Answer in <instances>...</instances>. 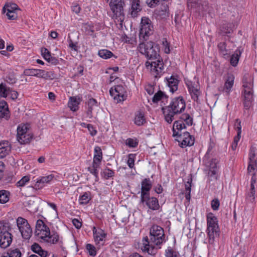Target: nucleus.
<instances>
[{
    "instance_id": "obj_59",
    "label": "nucleus",
    "mask_w": 257,
    "mask_h": 257,
    "mask_svg": "<svg viewBox=\"0 0 257 257\" xmlns=\"http://www.w3.org/2000/svg\"><path fill=\"white\" fill-rule=\"evenodd\" d=\"M41 53L43 58L46 60L49 59L50 57L51 56L50 52L47 48H42Z\"/></svg>"
},
{
    "instance_id": "obj_56",
    "label": "nucleus",
    "mask_w": 257,
    "mask_h": 257,
    "mask_svg": "<svg viewBox=\"0 0 257 257\" xmlns=\"http://www.w3.org/2000/svg\"><path fill=\"white\" fill-rule=\"evenodd\" d=\"M126 145L131 148H136L138 145V142L133 139L128 138L126 140Z\"/></svg>"
},
{
    "instance_id": "obj_11",
    "label": "nucleus",
    "mask_w": 257,
    "mask_h": 257,
    "mask_svg": "<svg viewBox=\"0 0 257 257\" xmlns=\"http://www.w3.org/2000/svg\"><path fill=\"white\" fill-rule=\"evenodd\" d=\"M0 96L3 97L10 96L12 99L16 100L18 98V93L8 87L5 84L1 83L0 84Z\"/></svg>"
},
{
    "instance_id": "obj_9",
    "label": "nucleus",
    "mask_w": 257,
    "mask_h": 257,
    "mask_svg": "<svg viewBox=\"0 0 257 257\" xmlns=\"http://www.w3.org/2000/svg\"><path fill=\"white\" fill-rule=\"evenodd\" d=\"M125 88L121 85L114 86V88L112 87L109 90L110 95L113 96L114 99L116 100L117 102L123 101L125 99Z\"/></svg>"
},
{
    "instance_id": "obj_12",
    "label": "nucleus",
    "mask_w": 257,
    "mask_h": 257,
    "mask_svg": "<svg viewBox=\"0 0 257 257\" xmlns=\"http://www.w3.org/2000/svg\"><path fill=\"white\" fill-rule=\"evenodd\" d=\"M141 202L145 203L148 207L152 210H157L160 208L158 200L154 197H150V195L147 196L144 198H141Z\"/></svg>"
},
{
    "instance_id": "obj_33",
    "label": "nucleus",
    "mask_w": 257,
    "mask_h": 257,
    "mask_svg": "<svg viewBox=\"0 0 257 257\" xmlns=\"http://www.w3.org/2000/svg\"><path fill=\"white\" fill-rule=\"evenodd\" d=\"M100 163L93 161L91 166L88 167V170L91 174L93 175L96 179H98V172L97 169L99 168Z\"/></svg>"
},
{
    "instance_id": "obj_55",
    "label": "nucleus",
    "mask_w": 257,
    "mask_h": 257,
    "mask_svg": "<svg viewBox=\"0 0 257 257\" xmlns=\"http://www.w3.org/2000/svg\"><path fill=\"white\" fill-rule=\"evenodd\" d=\"M5 13L10 20H15L18 18L17 11H7Z\"/></svg>"
},
{
    "instance_id": "obj_23",
    "label": "nucleus",
    "mask_w": 257,
    "mask_h": 257,
    "mask_svg": "<svg viewBox=\"0 0 257 257\" xmlns=\"http://www.w3.org/2000/svg\"><path fill=\"white\" fill-rule=\"evenodd\" d=\"M242 49L240 48H237L230 58L229 61L231 66L235 67L237 66L241 54L242 53Z\"/></svg>"
},
{
    "instance_id": "obj_35",
    "label": "nucleus",
    "mask_w": 257,
    "mask_h": 257,
    "mask_svg": "<svg viewBox=\"0 0 257 257\" xmlns=\"http://www.w3.org/2000/svg\"><path fill=\"white\" fill-rule=\"evenodd\" d=\"M51 72L46 71L45 70H44L37 69L36 77L44 78L46 79H53V78L51 76Z\"/></svg>"
},
{
    "instance_id": "obj_57",
    "label": "nucleus",
    "mask_w": 257,
    "mask_h": 257,
    "mask_svg": "<svg viewBox=\"0 0 257 257\" xmlns=\"http://www.w3.org/2000/svg\"><path fill=\"white\" fill-rule=\"evenodd\" d=\"M256 169V163H249L247 167L248 173L252 175L253 173H255V170Z\"/></svg>"
},
{
    "instance_id": "obj_54",
    "label": "nucleus",
    "mask_w": 257,
    "mask_h": 257,
    "mask_svg": "<svg viewBox=\"0 0 257 257\" xmlns=\"http://www.w3.org/2000/svg\"><path fill=\"white\" fill-rule=\"evenodd\" d=\"M165 252L166 257H177L176 252L171 247H168Z\"/></svg>"
},
{
    "instance_id": "obj_62",
    "label": "nucleus",
    "mask_w": 257,
    "mask_h": 257,
    "mask_svg": "<svg viewBox=\"0 0 257 257\" xmlns=\"http://www.w3.org/2000/svg\"><path fill=\"white\" fill-rule=\"evenodd\" d=\"M11 229V228L9 223H4V226H2V230H1L2 231L1 234H5L7 232H10Z\"/></svg>"
},
{
    "instance_id": "obj_27",
    "label": "nucleus",
    "mask_w": 257,
    "mask_h": 257,
    "mask_svg": "<svg viewBox=\"0 0 257 257\" xmlns=\"http://www.w3.org/2000/svg\"><path fill=\"white\" fill-rule=\"evenodd\" d=\"M31 248L34 252L37 253L41 257H46L48 255V252L43 250L37 243H34L32 244Z\"/></svg>"
},
{
    "instance_id": "obj_7",
    "label": "nucleus",
    "mask_w": 257,
    "mask_h": 257,
    "mask_svg": "<svg viewBox=\"0 0 257 257\" xmlns=\"http://www.w3.org/2000/svg\"><path fill=\"white\" fill-rule=\"evenodd\" d=\"M156 60V61L151 62L147 61L145 63V66L147 68L150 67L151 72L155 78H159L163 73L164 63L162 59L159 58Z\"/></svg>"
},
{
    "instance_id": "obj_53",
    "label": "nucleus",
    "mask_w": 257,
    "mask_h": 257,
    "mask_svg": "<svg viewBox=\"0 0 257 257\" xmlns=\"http://www.w3.org/2000/svg\"><path fill=\"white\" fill-rule=\"evenodd\" d=\"M87 250H88L90 255L94 256L96 254V248L95 246L91 244L88 243L86 245Z\"/></svg>"
},
{
    "instance_id": "obj_4",
    "label": "nucleus",
    "mask_w": 257,
    "mask_h": 257,
    "mask_svg": "<svg viewBox=\"0 0 257 257\" xmlns=\"http://www.w3.org/2000/svg\"><path fill=\"white\" fill-rule=\"evenodd\" d=\"M207 223L206 232L209 238V242L210 244H212L214 242V238L219 235V229L217 218L212 213L207 214Z\"/></svg>"
},
{
    "instance_id": "obj_36",
    "label": "nucleus",
    "mask_w": 257,
    "mask_h": 257,
    "mask_svg": "<svg viewBox=\"0 0 257 257\" xmlns=\"http://www.w3.org/2000/svg\"><path fill=\"white\" fill-rule=\"evenodd\" d=\"M30 132L28 125L27 124L20 125L17 128V138L23 136L26 133Z\"/></svg>"
},
{
    "instance_id": "obj_39",
    "label": "nucleus",
    "mask_w": 257,
    "mask_h": 257,
    "mask_svg": "<svg viewBox=\"0 0 257 257\" xmlns=\"http://www.w3.org/2000/svg\"><path fill=\"white\" fill-rule=\"evenodd\" d=\"M20 10L17 5L14 3L6 4L3 9L4 13H6L7 11H18Z\"/></svg>"
},
{
    "instance_id": "obj_58",
    "label": "nucleus",
    "mask_w": 257,
    "mask_h": 257,
    "mask_svg": "<svg viewBox=\"0 0 257 257\" xmlns=\"http://www.w3.org/2000/svg\"><path fill=\"white\" fill-rule=\"evenodd\" d=\"M220 205V202L218 199L215 198L211 201V206L213 210H217Z\"/></svg>"
},
{
    "instance_id": "obj_47",
    "label": "nucleus",
    "mask_w": 257,
    "mask_h": 257,
    "mask_svg": "<svg viewBox=\"0 0 257 257\" xmlns=\"http://www.w3.org/2000/svg\"><path fill=\"white\" fill-rule=\"evenodd\" d=\"M240 135H241V127H238V132L237 135L234 138V141L231 145V148L232 150H235L237 147V144L238 141L240 139Z\"/></svg>"
},
{
    "instance_id": "obj_46",
    "label": "nucleus",
    "mask_w": 257,
    "mask_h": 257,
    "mask_svg": "<svg viewBox=\"0 0 257 257\" xmlns=\"http://www.w3.org/2000/svg\"><path fill=\"white\" fill-rule=\"evenodd\" d=\"M255 148L253 147H251L250 148L249 152L248 154L249 163H256V159L255 158Z\"/></svg>"
},
{
    "instance_id": "obj_37",
    "label": "nucleus",
    "mask_w": 257,
    "mask_h": 257,
    "mask_svg": "<svg viewBox=\"0 0 257 257\" xmlns=\"http://www.w3.org/2000/svg\"><path fill=\"white\" fill-rule=\"evenodd\" d=\"M180 120H182L184 123L188 126L193 124V118L188 113H183L180 117Z\"/></svg>"
},
{
    "instance_id": "obj_8",
    "label": "nucleus",
    "mask_w": 257,
    "mask_h": 257,
    "mask_svg": "<svg viewBox=\"0 0 257 257\" xmlns=\"http://www.w3.org/2000/svg\"><path fill=\"white\" fill-rule=\"evenodd\" d=\"M176 137L177 138V141L180 143V146L182 148L187 146H192L194 144V137L188 132H184Z\"/></svg>"
},
{
    "instance_id": "obj_25",
    "label": "nucleus",
    "mask_w": 257,
    "mask_h": 257,
    "mask_svg": "<svg viewBox=\"0 0 257 257\" xmlns=\"http://www.w3.org/2000/svg\"><path fill=\"white\" fill-rule=\"evenodd\" d=\"M9 117V111L8 105L6 101L3 100L0 101V118Z\"/></svg>"
},
{
    "instance_id": "obj_3",
    "label": "nucleus",
    "mask_w": 257,
    "mask_h": 257,
    "mask_svg": "<svg viewBox=\"0 0 257 257\" xmlns=\"http://www.w3.org/2000/svg\"><path fill=\"white\" fill-rule=\"evenodd\" d=\"M139 51L149 60H154L160 58L159 47L158 44L152 41H140Z\"/></svg>"
},
{
    "instance_id": "obj_34",
    "label": "nucleus",
    "mask_w": 257,
    "mask_h": 257,
    "mask_svg": "<svg viewBox=\"0 0 257 257\" xmlns=\"http://www.w3.org/2000/svg\"><path fill=\"white\" fill-rule=\"evenodd\" d=\"M102 159V152L100 147L96 146L94 148V154L93 161L101 163Z\"/></svg>"
},
{
    "instance_id": "obj_30",
    "label": "nucleus",
    "mask_w": 257,
    "mask_h": 257,
    "mask_svg": "<svg viewBox=\"0 0 257 257\" xmlns=\"http://www.w3.org/2000/svg\"><path fill=\"white\" fill-rule=\"evenodd\" d=\"M134 122L138 126L142 125L146 122V119L143 112L139 111L136 112Z\"/></svg>"
},
{
    "instance_id": "obj_61",
    "label": "nucleus",
    "mask_w": 257,
    "mask_h": 257,
    "mask_svg": "<svg viewBox=\"0 0 257 257\" xmlns=\"http://www.w3.org/2000/svg\"><path fill=\"white\" fill-rule=\"evenodd\" d=\"M134 155L133 154H129L128 156V160L127 164L130 168H133L134 167Z\"/></svg>"
},
{
    "instance_id": "obj_49",
    "label": "nucleus",
    "mask_w": 257,
    "mask_h": 257,
    "mask_svg": "<svg viewBox=\"0 0 257 257\" xmlns=\"http://www.w3.org/2000/svg\"><path fill=\"white\" fill-rule=\"evenodd\" d=\"M185 189L186 191L191 192V184L192 182V175L190 174L185 179Z\"/></svg>"
},
{
    "instance_id": "obj_16",
    "label": "nucleus",
    "mask_w": 257,
    "mask_h": 257,
    "mask_svg": "<svg viewBox=\"0 0 257 257\" xmlns=\"http://www.w3.org/2000/svg\"><path fill=\"white\" fill-rule=\"evenodd\" d=\"M130 5V14L132 17H136L142 10L140 0H128Z\"/></svg>"
},
{
    "instance_id": "obj_50",
    "label": "nucleus",
    "mask_w": 257,
    "mask_h": 257,
    "mask_svg": "<svg viewBox=\"0 0 257 257\" xmlns=\"http://www.w3.org/2000/svg\"><path fill=\"white\" fill-rule=\"evenodd\" d=\"M103 175L105 179H108L114 176V172L112 170L107 168L103 170Z\"/></svg>"
},
{
    "instance_id": "obj_52",
    "label": "nucleus",
    "mask_w": 257,
    "mask_h": 257,
    "mask_svg": "<svg viewBox=\"0 0 257 257\" xmlns=\"http://www.w3.org/2000/svg\"><path fill=\"white\" fill-rule=\"evenodd\" d=\"M30 181V177L29 176H25L23 177L17 183V186L18 187L24 186L26 183H28Z\"/></svg>"
},
{
    "instance_id": "obj_22",
    "label": "nucleus",
    "mask_w": 257,
    "mask_h": 257,
    "mask_svg": "<svg viewBox=\"0 0 257 257\" xmlns=\"http://www.w3.org/2000/svg\"><path fill=\"white\" fill-rule=\"evenodd\" d=\"M11 151V146L8 141L0 142V158H4L9 155Z\"/></svg>"
},
{
    "instance_id": "obj_44",
    "label": "nucleus",
    "mask_w": 257,
    "mask_h": 257,
    "mask_svg": "<svg viewBox=\"0 0 257 257\" xmlns=\"http://www.w3.org/2000/svg\"><path fill=\"white\" fill-rule=\"evenodd\" d=\"M9 257H21L22 253L18 248H11L6 253Z\"/></svg>"
},
{
    "instance_id": "obj_19",
    "label": "nucleus",
    "mask_w": 257,
    "mask_h": 257,
    "mask_svg": "<svg viewBox=\"0 0 257 257\" xmlns=\"http://www.w3.org/2000/svg\"><path fill=\"white\" fill-rule=\"evenodd\" d=\"M44 236L41 237V238L45 241L53 244L56 243L59 240V235L56 232H54L51 234L50 229L46 231V232L43 233Z\"/></svg>"
},
{
    "instance_id": "obj_40",
    "label": "nucleus",
    "mask_w": 257,
    "mask_h": 257,
    "mask_svg": "<svg viewBox=\"0 0 257 257\" xmlns=\"http://www.w3.org/2000/svg\"><path fill=\"white\" fill-rule=\"evenodd\" d=\"M10 192L8 191L2 190L0 191V203L4 204L9 200Z\"/></svg>"
},
{
    "instance_id": "obj_32",
    "label": "nucleus",
    "mask_w": 257,
    "mask_h": 257,
    "mask_svg": "<svg viewBox=\"0 0 257 257\" xmlns=\"http://www.w3.org/2000/svg\"><path fill=\"white\" fill-rule=\"evenodd\" d=\"M234 77L232 74H228L226 78V94L231 90L234 84Z\"/></svg>"
},
{
    "instance_id": "obj_26",
    "label": "nucleus",
    "mask_w": 257,
    "mask_h": 257,
    "mask_svg": "<svg viewBox=\"0 0 257 257\" xmlns=\"http://www.w3.org/2000/svg\"><path fill=\"white\" fill-rule=\"evenodd\" d=\"M54 176L53 174H51L46 176H43L37 181L35 184L36 189H40L43 187V184L48 183L50 182L54 178Z\"/></svg>"
},
{
    "instance_id": "obj_2",
    "label": "nucleus",
    "mask_w": 257,
    "mask_h": 257,
    "mask_svg": "<svg viewBox=\"0 0 257 257\" xmlns=\"http://www.w3.org/2000/svg\"><path fill=\"white\" fill-rule=\"evenodd\" d=\"M243 103L244 108L248 109L252 105L253 100V79L249 75H245L242 81Z\"/></svg>"
},
{
    "instance_id": "obj_28",
    "label": "nucleus",
    "mask_w": 257,
    "mask_h": 257,
    "mask_svg": "<svg viewBox=\"0 0 257 257\" xmlns=\"http://www.w3.org/2000/svg\"><path fill=\"white\" fill-rule=\"evenodd\" d=\"M255 188H250L246 192L245 200L247 203H255Z\"/></svg>"
},
{
    "instance_id": "obj_15",
    "label": "nucleus",
    "mask_w": 257,
    "mask_h": 257,
    "mask_svg": "<svg viewBox=\"0 0 257 257\" xmlns=\"http://www.w3.org/2000/svg\"><path fill=\"white\" fill-rule=\"evenodd\" d=\"M152 184L149 178H145L141 182V198L150 195V191L152 188Z\"/></svg>"
},
{
    "instance_id": "obj_43",
    "label": "nucleus",
    "mask_w": 257,
    "mask_h": 257,
    "mask_svg": "<svg viewBox=\"0 0 257 257\" xmlns=\"http://www.w3.org/2000/svg\"><path fill=\"white\" fill-rule=\"evenodd\" d=\"M167 98L168 96L163 92L160 90L154 95L152 101L154 103H157L159 101Z\"/></svg>"
},
{
    "instance_id": "obj_29",
    "label": "nucleus",
    "mask_w": 257,
    "mask_h": 257,
    "mask_svg": "<svg viewBox=\"0 0 257 257\" xmlns=\"http://www.w3.org/2000/svg\"><path fill=\"white\" fill-rule=\"evenodd\" d=\"M23 228L20 230L22 237L25 239H29L32 235V229L30 224L28 223Z\"/></svg>"
},
{
    "instance_id": "obj_5",
    "label": "nucleus",
    "mask_w": 257,
    "mask_h": 257,
    "mask_svg": "<svg viewBox=\"0 0 257 257\" xmlns=\"http://www.w3.org/2000/svg\"><path fill=\"white\" fill-rule=\"evenodd\" d=\"M141 28L139 33L140 41H147L153 34V26L151 21L147 17H143L141 22Z\"/></svg>"
},
{
    "instance_id": "obj_18",
    "label": "nucleus",
    "mask_w": 257,
    "mask_h": 257,
    "mask_svg": "<svg viewBox=\"0 0 257 257\" xmlns=\"http://www.w3.org/2000/svg\"><path fill=\"white\" fill-rule=\"evenodd\" d=\"M188 89L189 93L191 96L192 98L195 101H198V96L200 94L198 86L195 83H193L192 82H188L187 83Z\"/></svg>"
},
{
    "instance_id": "obj_38",
    "label": "nucleus",
    "mask_w": 257,
    "mask_h": 257,
    "mask_svg": "<svg viewBox=\"0 0 257 257\" xmlns=\"http://www.w3.org/2000/svg\"><path fill=\"white\" fill-rule=\"evenodd\" d=\"M36 228L37 230L43 232L42 234L45 233L46 231L49 229V228L44 223L43 221L41 219L37 220Z\"/></svg>"
},
{
    "instance_id": "obj_21",
    "label": "nucleus",
    "mask_w": 257,
    "mask_h": 257,
    "mask_svg": "<svg viewBox=\"0 0 257 257\" xmlns=\"http://www.w3.org/2000/svg\"><path fill=\"white\" fill-rule=\"evenodd\" d=\"M167 84L170 88V91L174 93L178 89L179 80L177 77L171 76L170 78H166Z\"/></svg>"
},
{
    "instance_id": "obj_10",
    "label": "nucleus",
    "mask_w": 257,
    "mask_h": 257,
    "mask_svg": "<svg viewBox=\"0 0 257 257\" xmlns=\"http://www.w3.org/2000/svg\"><path fill=\"white\" fill-rule=\"evenodd\" d=\"M123 0H110L109 6L111 10L116 16H121L123 13Z\"/></svg>"
},
{
    "instance_id": "obj_63",
    "label": "nucleus",
    "mask_w": 257,
    "mask_h": 257,
    "mask_svg": "<svg viewBox=\"0 0 257 257\" xmlns=\"http://www.w3.org/2000/svg\"><path fill=\"white\" fill-rule=\"evenodd\" d=\"M87 128L91 136H94L97 133V131L95 129L93 126L91 124H87Z\"/></svg>"
},
{
    "instance_id": "obj_42",
    "label": "nucleus",
    "mask_w": 257,
    "mask_h": 257,
    "mask_svg": "<svg viewBox=\"0 0 257 257\" xmlns=\"http://www.w3.org/2000/svg\"><path fill=\"white\" fill-rule=\"evenodd\" d=\"M98 55L102 58L107 59L111 57L113 54L109 50L106 49H102L98 51Z\"/></svg>"
},
{
    "instance_id": "obj_6",
    "label": "nucleus",
    "mask_w": 257,
    "mask_h": 257,
    "mask_svg": "<svg viewBox=\"0 0 257 257\" xmlns=\"http://www.w3.org/2000/svg\"><path fill=\"white\" fill-rule=\"evenodd\" d=\"M164 239L165 236L163 228L157 225H153L150 230V242L158 245L162 243Z\"/></svg>"
},
{
    "instance_id": "obj_17",
    "label": "nucleus",
    "mask_w": 257,
    "mask_h": 257,
    "mask_svg": "<svg viewBox=\"0 0 257 257\" xmlns=\"http://www.w3.org/2000/svg\"><path fill=\"white\" fill-rule=\"evenodd\" d=\"M13 235L10 232H7L0 235V247L6 248L12 243Z\"/></svg>"
},
{
    "instance_id": "obj_14",
    "label": "nucleus",
    "mask_w": 257,
    "mask_h": 257,
    "mask_svg": "<svg viewBox=\"0 0 257 257\" xmlns=\"http://www.w3.org/2000/svg\"><path fill=\"white\" fill-rule=\"evenodd\" d=\"M94 241L96 244H100L103 245L104 239L106 237V234L104 231L100 228H97L94 226L92 228Z\"/></svg>"
},
{
    "instance_id": "obj_20",
    "label": "nucleus",
    "mask_w": 257,
    "mask_h": 257,
    "mask_svg": "<svg viewBox=\"0 0 257 257\" xmlns=\"http://www.w3.org/2000/svg\"><path fill=\"white\" fill-rule=\"evenodd\" d=\"M186 128V124L184 123L182 120H176L173 124V136L176 137L181 134L180 132Z\"/></svg>"
},
{
    "instance_id": "obj_48",
    "label": "nucleus",
    "mask_w": 257,
    "mask_h": 257,
    "mask_svg": "<svg viewBox=\"0 0 257 257\" xmlns=\"http://www.w3.org/2000/svg\"><path fill=\"white\" fill-rule=\"evenodd\" d=\"M28 221L21 217H19L17 219V225L19 230L23 228L25 225H28Z\"/></svg>"
},
{
    "instance_id": "obj_45",
    "label": "nucleus",
    "mask_w": 257,
    "mask_h": 257,
    "mask_svg": "<svg viewBox=\"0 0 257 257\" xmlns=\"http://www.w3.org/2000/svg\"><path fill=\"white\" fill-rule=\"evenodd\" d=\"M90 193L89 192H86L79 197V202L80 204H86L91 199L90 197Z\"/></svg>"
},
{
    "instance_id": "obj_41",
    "label": "nucleus",
    "mask_w": 257,
    "mask_h": 257,
    "mask_svg": "<svg viewBox=\"0 0 257 257\" xmlns=\"http://www.w3.org/2000/svg\"><path fill=\"white\" fill-rule=\"evenodd\" d=\"M169 12V8L168 4L166 3H164L162 4L160 11H159L158 14L162 16H168Z\"/></svg>"
},
{
    "instance_id": "obj_13",
    "label": "nucleus",
    "mask_w": 257,
    "mask_h": 257,
    "mask_svg": "<svg viewBox=\"0 0 257 257\" xmlns=\"http://www.w3.org/2000/svg\"><path fill=\"white\" fill-rule=\"evenodd\" d=\"M142 245L141 246V249L144 252H146L151 255H155L157 253V249L154 246V244H152L149 241L147 236L144 237L142 240Z\"/></svg>"
},
{
    "instance_id": "obj_64",
    "label": "nucleus",
    "mask_w": 257,
    "mask_h": 257,
    "mask_svg": "<svg viewBox=\"0 0 257 257\" xmlns=\"http://www.w3.org/2000/svg\"><path fill=\"white\" fill-rule=\"evenodd\" d=\"M46 61L53 65H57L59 63V60L56 57H52V56H51L49 59Z\"/></svg>"
},
{
    "instance_id": "obj_51",
    "label": "nucleus",
    "mask_w": 257,
    "mask_h": 257,
    "mask_svg": "<svg viewBox=\"0 0 257 257\" xmlns=\"http://www.w3.org/2000/svg\"><path fill=\"white\" fill-rule=\"evenodd\" d=\"M236 26L237 21L235 20H234L232 24H228L227 29H226V37L227 36V34H231L233 32Z\"/></svg>"
},
{
    "instance_id": "obj_60",
    "label": "nucleus",
    "mask_w": 257,
    "mask_h": 257,
    "mask_svg": "<svg viewBox=\"0 0 257 257\" xmlns=\"http://www.w3.org/2000/svg\"><path fill=\"white\" fill-rule=\"evenodd\" d=\"M37 69H28L24 71V75L26 76H36Z\"/></svg>"
},
{
    "instance_id": "obj_1",
    "label": "nucleus",
    "mask_w": 257,
    "mask_h": 257,
    "mask_svg": "<svg viewBox=\"0 0 257 257\" xmlns=\"http://www.w3.org/2000/svg\"><path fill=\"white\" fill-rule=\"evenodd\" d=\"M186 108V102L182 96L172 99L168 106L162 107L165 120L171 123L175 119V116L183 112Z\"/></svg>"
},
{
    "instance_id": "obj_31",
    "label": "nucleus",
    "mask_w": 257,
    "mask_h": 257,
    "mask_svg": "<svg viewBox=\"0 0 257 257\" xmlns=\"http://www.w3.org/2000/svg\"><path fill=\"white\" fill-rule=\"evenodd\" d=\"M33 139V135L30 132L24 135L23 136L17 138V140L21 144H29Z\"/></svg>"
},
{
    "instance_id": "obj_24",
    "label": "nucleus",
    "mask_w": 257,
    "mask_h": 257,
    "mask_svg": "<svg viewBox=\"0 0 257 257\" xmlns=\"http://www.w3.org/2000/svg\"><path fill=\"white\" fill-rule=\"evenodd\" d=\"M80 103V98L77 96L70 97L68 103V106L73 111H76L78 109Z\"/></svg>"
}]
</instances>
